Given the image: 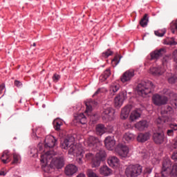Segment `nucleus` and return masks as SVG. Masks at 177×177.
Wrapping results in <instances>:
<instances>
[{"label":"nucleus","mask_w":177,"mask_h":177,"mask_svg":"<svg viewBox=\"0 0 177 177\" xmlns=\"http://www.w3.org/2000/svg\"><path fill=\"white\" fill-rule=\"evenodd\" d=\"M62 149L64 150L68 149V154L72 156H76V161L78 164H82V158H84V154L85 151L82 149V147L80 145H74V138L73 137L66 138L64 142L61 144Z\"/></svg>","instance_id":"obj_1"},{"label":"nucleus","mask_w":177,"mask_h":177,"mask_svg":"<svg viewBox=\"0 0 177 177\" xmlns=\"http://www.w3.org/2000/svg\"><path fill=\"white\" fill-rule=\"evenodd\" d=\"M156 86L151 81L144 80L138 84L137 92L140 96L142 97H146L147 95L153 92Z\"/></svg>","instance_id":"obj_2"},{"label":"nucleus","mask_w":177,"mask_h":177,"mask_svg":"<svg viewBox=\"0 0 177 177\" xmlns=\"http://www.w3.org/2000/svg\"><path fill=\"white\" fill-rule=\"evenodd\" d=\"M143 167L139 164L130 165L125 169V175L127 177H138L142 175Z\"/></svg>","instance_id":"obj_3"},{"label":"nucleus","mask_w":177,"mask_h":177,"mask_svg":"<svg viewBox=\"0 0 177 177\" xmlns=\"http://www.w3.org/2000/svg\"><path fill=\"white\" fill-rule=\"evenodd\" d=\"M53 151H47L46 153L41 155L40 161L41 162V168L44 172H49L50 168H53L50 165V160H52V155Z\"/></svg>","instance_id":"obj_4"},{"label":"nucleus","mask_w":177,"mask_h":177,"mask_svg":"<svg viewBox=\"0 0 177 177\" xmlns=\"http://www.w3.org/2000/svg\"><path fill=\"white\" fill-rule=\"evenodd\" d=\"M53 154H51L52 158L50 160V165L53 167V168H57V169H62L63 167H64V157L60 156L57 158H53V156H56V153L53 151Z\"/></svg>","instance_id":"obj_5"},{"label":"nucleus","mask_w":177,"mask_h":177,"mask_svg":"<svg viewBox=\"0 0 177 177\" xmlns=\"http://www.w3.org/2000/svg\"><path fill=\"white\" fill-rule=\"evenodd\" d=\"M171 122H172V118L167 115H164L161 117H159L156 120L157 124H167L168 125H169L170 129H171V131H174L175 132V131H177V124L171 123Z\"/></svg>","instance_id":"obj_6"},{"label":"nucleus","mask_w":177,"mask_h":177,"mask_svg":"<svg viewBox=\"0 0 177 177\" xmlns=\"http://www.w3.org/2000/svg\"><path fill=\"white\" fill-rule=\"evenodd\" d=\"M172 167V162L169 158H165L162 163V170L160 175L163 177H167L171 174V167Z\"/></svg>","instance_id":"obj_7"},{"label":"nucleus","mask_w":177,"mask_h":177,"mask_svg":"<svg viewBox=\"0 0 177 177\" xmlns=\"http://www.w3.org/2000/svg\"><path fill=\"white\" fill-rule=\"evenodd\" d=\"M86 143L93 151H96V149H99L100 146H102V143L100 142V140H99V138L94 136L88 137Z\"/></svg>","instance_id":"obj_8"},{"label":"nucleus","mask_w":177,"mask_h":177,"mask_svg":"<svg viewBox=\"0 0 177 177\" xmlns=\"http://www.w3.org/2000/svg\"><path fill=\"white\" fill-rule=\"evenodd\" d=\"M115 152L120 157L122 158H127L128 157V154L129 153V148L123 144H118L115 147Z\"/></svg>","instance_id":"obj_9"},{"label":"nucleus","mask_w":177,"mask_h":177,"mask_svg":"<svg viewBox=\"0 0 177 177\" xmlns=\"http://www.w3.org/2000/svg\"><path fill=\"white\" fill-rule=\"evenodd\" d=\"M167 102L168 97L165 96L158 94H155L152 96V103H153L155 106H162L164 104H167Z\"/></svg>","instance_id":"obj_10"},{"label":"nucleus","mask_w":177,"mask_h":177,"mask_svg":"<svg viewBox=\"0 0 177 177\" xmlns=\"http://www.w3.org/2000/svg\"><path fill=\"white\" fill-rule=\"evenodd\" d=\"M127 91H121L115 97V107H121L124 103V100H127Z\"/></svg>","instance_id":"obj_11"},{"label":"nucleus","mask_w":177,"mask_h":177,"mask_svg":"<svg viewBox=\"0 0 177 177\" xmlns=\"http://www.w3.org/2000/svg\"><path fill=\"white\" fill-rule=\"evenodd\" d=\"M57 140L53 136H47L44 140V147L46 149H52L56 146Z\"/></svg>","instance_id":"obj_12"},{"label":"nucleus","mask_w":177,"mask_h":177,"mask_svg":"<svg viewBox=\"0 0 177 177\" xmlns=\"http://www.w3.org/2000/svg\"><path fill=\"white\" fill-rule=\"evenodd\" d=\"M165 53V49L160 48L159 50H155L152 51L150 55L149 60H158L160 57Z\"/></svg>","instance_id":"obj_13"},{"label":"nucleus","mask_w":177,"mask_h":177,"mask_svg":"<svg viewBox=\"0 0 177 177\" xmlns=\"http://www.w3.org/2000/svg\"><path fill=\"white\" fill-rule=\"evenodd\" d=\"M135 77V72L133 71H127L123 73L120 80L122 82H129Z\"/></svg>","instance_id":"obj_14"},{"label":"nucleus","mask_w":177,"mask_h":177,"mask_svg":"<svg viewBox=\"0 0 177 177\" xmlns=\"http://www.w3.org/2000/svg\"><path fill=\"white\" fill-rule=\"evenodd\" d=\"M164 139H165L164 132L154 133L153 134V140L156 145H162V143H164Z\"/></svg>","instance_id":"obj_15"},{"label":"nucleus","mask_w":177,"mask_h":177,"mask_svg":"<svg viewBox=\"0 0 177 177\" xmlns=\"http://www.w3.org/2000/svg\"><path fill=\"white\" fill-rule=\"evenodd\" d=\"M77 171H78V168L77 167V166L71 164L66 166L64 172L65 175H66L67 176H73V175H74V174H75Z\"/></svg>","instance_id":"obj_16"},{"label":"nucleus","mask_w":177,"mask_h":177,"mask_svg":"<svg viewBox=\"0 0 177 177\" xmlns=\"http://www.w3.org/2000/svg\"><path fill=\"white\" fill-rule=\"evenodd\" d=\"M114 115V110L111 106L104 107L102 112V119L110 120L111 117Z\"/></svg>","instance_id":"obj_17"},{"label":"nucleus","mask_w":177,"mask_h":177,"mask_svg":"<svg viewBox=\"0 0 177 177\" xmlns=\"http://www.w3.org/2000/svg\"><path fill=\"white\" fill-rule=\"evenodd\" d=\"M104 144L108 150H113L115 146V140L113 137L108 136L104 140Z\"/></svg>","instance_id":"obj_18"},{"label":"nucleus","mask_w":177,"mask_h":177,"mask_svg":"<svg viewBox=\"0 0 177 177\" xmlns=\"http://www.w3.org/2000/svg\"><path fill=\"white\" fill-rule=\"evenodd\" d=\"M100 174L102 176H110V175H113V170L107 165H103L100 168Z\"/></svg>","instance_id":"obj_19"},{"label":"nucleus","mask_w":177,"mask_h":177,"mask_svg":"<svg viewBox=\"0 0 177 177\" xmlns=\"http://www.w3.org/2000/svg\"><path fill=\"white\" fill-rule=\"evenodd\" d=\"M132 109V106L127 105L122 109L120 117L122 120H127V118L129 116V113H131V109Z\"/></svg>","instance_id":"obj_20"},{"label":"nucleus","mask_w":177,"mask_h":177,"mask_svg":"<svg viewBox=\"0 0 177 177\" xmlns=\"http://www.w3.org/2000/svg\"><path fill=\"white\" fill-rule=\"evenodd\" d=\"M95 151H97L95 156L100 158L102 161H104L106 160V157H107V153L104 149L97 148L95 149Z\"/></svg>","instance_id":"obj_21"},{"label":"nucleus","mask_w":177,"mask_h":177,"mask_svg":"<svg viewBox=\"0 0 177 177\" xmlns=\"http://www.w3.org/2000/svg\"><path fill=\"white\" fill-rule=\"evenodd\" d=\"M107 162L110 167L114 168L120 165V159L117 156H110L108 158Z\"/></svg>","instance_id":"obj_22"},{"label":"nucleus","mask_w":177,"mask_h":177,"mask_svg":"<svg viewBox=\"0 0 177 177\" xmlns=\"http://www.w3.org/2000/svg\"><path fill=\"white\" fill-rule=\"evenodd\" d=\"M138 131H144L145 128L149 127V122L147 120H140L135 124Z\"/></svg>","instance_id":"obj_23"},{"label":"nucleus","mask_w":177,"mask_h":177,"mask_svg":"<svg viewBox=\"0 0 177 177\" xmlns=\"http://www.w3.org/2000/svg\"><path fill=\"white\" fill-rule=\"evenodd\" d=\"M150 139V133H140L138 134L137 137L138 142H140L141 143H145V142H147Z\"/></svg>","instance_id":"obj_24"},{"label":"nucleus","mask_w":177,"mask_h":177,"mask_svg":"<svg viewBox=\"0 0 177 177\" xmlns=\"http://www.w3.org/2000/svg\"><path fill=\"white\" fill-rule=\"evenodd\" d=\"M149 71L154 77H160V75L164 74V71H162L160 67H151Z\"/></svg>","instance_id":"obj_25"},{"label":"nucleus","mask_w":177,"mask_h":177,"mask_svg":"<svg viewBox=\"0 0 177 177\" xmlns=\"http://www.w3.org/2000/svg\"><path fill=\"white\" fill-rule=\"evenodd\" d=\"M141 113L142 111L140 109H136L135 111H132L129 117L130 121H136L138 118H140V115L142 114Z\"/></svg>","instance_id":"obj_26"},{"label":"nucleus","mask_w":177,"mask_h":177,"mask_svg":"<svg viewBox=\"0 0 177 177\" xmlns=\"http://www.w3.org/2000/svg\"><path fill=\"white\" fill-rule=\"evenodd\" d=\"M95 129L97 135H100V136H102V135L106 133L107 131V128H106L103 124H97Z\"/></svg>","instance_id":"obj_27"},{"label":"nucleus","mask_w":177,"mask_h":177,"mask_svg":"<svg viewBox=\"0 0 177 177\" xmlns=\"http://www.w3.org/2000/svg\"><path fill=\"white\" fill-rule=\"evenodd\" d=\"M166 95H168L171 97L172 106L177 107V94L171 92L170 90H167Z\"/></svg>","instance_id":"obj_28"},{"label":"nucleus","mask_w":177,"mask_h":177,"mask_svg":"<svg viewBox=\"0 0 177 177\" xmlns=\"http://www.w3.org/2000/svg\"><path fill=\"white\" fill-rule=\"evenodd\" d=\"M86 109L85 111V113H87L88 115L90 116L91 120L93 121V122L95 121V120H93V118H95V120H97V114L91 115L92 106L88 105V104H86Z\"/></svg>","instance_id":"obj_29"},{"label":"nucleus","mask_w":177,"mask_h":177,"mask_svg":"<svg viewBox=\"0 0 177 177\" xmlns=\"http://www.w3.org/2000/svg\"><path fill=\"white\" fill-rule=\"evenodd\" d=\"M1 160L3 164H8V162H10V154L8 151H5L1 157Z\"/></svg>","instance_id":"obj_30"},{"label":"nucleus","mask_w":177,"mask_h":177,"mask_svg":"<svg viewBox=\"0 0 177 177\" xmlns=\"http://www.w3.org/2000/svg\"><path fill=\"white\" fill-rule=\"evenodd\" d=\"M110 75H111L110 69L108 68L105 70L104 72L100 76V82H104V81H106V80H107Z\"/></svg>","instance_id":"obj_31"},{"label":"nucleus","mask_w":177,"mask_h":177,"mask_svg":"<svg viewBox=\"0 0 177 177\" xmlns=\"http://www.w3.org/2000/svg\"><path fill=\"white\" fill-rule=\"evenodd\" d=\"M123 140H125V142H127V143H129V142H132L135 140V136L132 133H126L123 136Z\"/></svg>","instance_id":"obj_32"},{"label":"nucleus","mask_w":177,"mask_h":177,"mask_svg":"<svg viewBox=\"0 0 177 177\" xmlns=\"http://www.w3.org/2000/svg\"><path fill=\"white\" fill-rule=\"evenodd\" d=\"M102 159H100L97 158V156H95L93 158L91 164H92V167L93 168H97V167H100V164L102 162Z\"/></svg>","instance_id":"obj_33"},{"label":"nucleus","mask_w":177,"mask_h":177,"mask_svg":"<svg viewBox=\"0 0 177 177\" xmlns=\"http://www.w3.org/2000/svg\"><path fill=\"white\" fill-rule=\"evenodd\" d=\"M53 125L54 129L59 132V131H60V127L63 125V122L59 119H55L53 122Z\"/></svg>","instance_id":"obj_34"},{"label":"nucleus","mask_w":177,"mask_h":177,"mask_svg":"<svg viewBox=\"0 0 177 177\" xmlns=\"http://www.w3.org/2000/svg\"><path fill=\"white\" fill-rule=\"evenodd\" d=\"M147 14H145L144 17L140 21V25L141 27H146L149 23V17H147Z\"/></svg>","instance_id":"obj_35"},{"label":"nucleus","mask_w":177,"mask_h":177,"mask_svg":"<svg viewBox=\"0 0 177 177\" xmlns=\"http://www.w3.org/2000/svg\"><path fill=\"white\" fill-rule=\"evenodd\" d=\"M77 120L80 122L82 125H85L86 124V117H85V115L84 113H80L77 117Z\"/></svg>","instance_id":"obj_36"},{"label":"nucleus","mask_w":177,"mask_h":177,"mask_svg":"<svg viewBox=\"0 0 177 177\" xmlns=\"http://www.w3.org/2000/svg\"><path fill=\"white\" fill-rule=\"evenodd\" d=\"M119 90H120V84L116 83H113L111 85V87H110L111 92L115 93V92H118Z\"/></svg>","instance_id":"obj_37"},{"label":"nucleus","mask_w":177,"mask_h":177,"mask_svg":"<svg viewBox=\"0 0 177 177\" xmlns=\"http://www.w3.org/2000/svg\"><path fill=\"white\" fill-rule=\"evenodd\" d=\"M172 60V55H165L163 57L162 59V64L165 66V64H168V63L171 62Z\"/></svg>","instance_id":"obj_38"},{"label":"nucleus","mask_w":177,"mask_h":177,"mask_svg":"<svg viewBox=\"0 0 177 177\" xmlns=\"http://www.w3.org/2000/svg\"><path fill=\"white\" fill-rule=\"evenodd\" d=\"M169 174H171V177H177V163L173 165Z\"/></svg>","instance_id":"obj_39"},{"label":"nucleus","mask_w":177,"mask_h":177,"mask_svg":"<svg viewBox=\"0 0 177 177\" xmlns=\"http://www.w3.org/2000/svg\"><path fill=\"white\" fill-rule=\"evenodd\" d=\"M171 113H172V107L169 106H167L166 108L162 111V115H165V114H167V115H169V114H171Z\"/></svg>","instance_id":"obj_40"},{"label":"nucleus","mask_w":177,"mask_h":177,"mask_svg":"<svg viewBox=\"0 0 177 177\" xmlns=\"http://www.w3.org/2000/svg\"><path fill=\"white\" fill-rule=\"evenodd\" d=\"M121 56L120 55H116L113 58V60H112L111 64L113 67H115L118 63H120V60H121Z\"/></svg>","instance_id":"obj_41"},{"label":"nucleus","mask_w":177,"mask_h":177,"mask_svg":"<svg viewBox=\"0 0 177 177\" xmlns=\"http://www.w3.org/2000/svg\"><path fill=\"white\" fill-rule=\"evenodd\" d=\"M165 32H167V30H165V29L158 30L155 31V35H156L157 37H164V35H165Z\"/></svg>","instance_id":"obj_42"},{"label":"nucleus","mask_w":177,"mask_h":177,"mask_svg":"<svg viewBox=\"0 0 177 177\" xmlns=\"http://www.w3.org/2000/svg\"><path fill=\"white\" fill-rule=\"evenodd\" d=\"M93 153L91 152H87L85 153V157L84 158V160L85 161H88V160H93Z\"/></svg>","instance_id":"obj_43"},{"label":"nucleus","mask_w":177,"mask_h":177,"mask_svg":"<svg viewBox=\"0 0 177 177\" xmlns=\"http://www.w3.org/2000/svg\"><path fill=\"white\" fill-rule=\"evenodd\" d=\"M167 81L169 84H175L177 81V77L176 76L171 75L169 77H167Z\"/></svg>","instance_id":"obj_44"},{"label":"nucleus","mask_w":177,"mask_h":177,"mask_svg":"<svg viewBox=\"0 0 177 177\" xmlns=\"http://www.w3.org/2000/svg\"><path fill=\"white\" fill-rule=\"evenodd\" d=\"M102 57H105L107 58L109 57V56H111V55H113V51L108 50L104 53H102Z\"/></svg>","instance_id":"obj_45"},{"label":"nucleus","mask_w":177,"mask_h":177,"mask_svg":"<svg viewBox=\"0 0 177 177\" xmlns=\"http://www.w3.org/2000/svg\"><path fill=\"white\" fill-rule=\"evenodd\" d=\"M17 162H19V155L14 153L12 164H17Z\"/></svg>","instance_id":"obj_46"},{"label":"nucleus","mask_w":177,"mask_h":177,"mask_svg":"<svg viewBox=\"0 0 177 177\" xmlns=\"http://www.w3.org/2000/svg\"><path fill=\"white\" fill-rule=\"evenodd\" d=\"M88 177H99V176H97V174H96V173L88 170V173H87Z\"/></svg>","instance_id":"obj_47"},{"label":"nucleus","mask_w":177,"mask_h":177,"mask_svg":"<svg viewBox=\"0 0 177 177\" xmlns=\"http://www.w3.org/2000/svg\"><path fill=\"white\" fill-rule=\"evenodd\" d=\"M40 132H41L40 128H38L37 129H33L32 130L33 136H36L37 138H38V136H37V135H39Z\"/></svg>","instance_id":"obj_48"},{"label":"nucleus","mask_w":177,"mask_h":177,"mask_svg":"<svg viewBox=\"0 0 177 177\" xmlns=\"http://www.w3.org/2000/svg\"><path fill=\"white\" fill-rule=\"evenodd\" d=\"M153 171V169L150 168V167H146L145 169L144 170V174H147V175H150V174H151Z\"/></svg>","instance_id":"obj_49"},{"label":"nucleus","mask_w":177,"mask_h":177,"mask_svg":"<svg viewBox=\"0 0 177 177\" xmlns=\"http://www.w3.org/2000/svg\"><path fill=\"white\" fill-rule=\"evenodd\" d=\"M59 80H60V75H57V74H54L53 77V80L54 81V82H57V81H59Z\"/></svg>","instance_id":"obj_50"},{"label":"nucleus","mask_w":177,"mask_h":177,"mask_svg":"<svg viewBox=\"0 0 177 177\" xmlns=\"http://www.w3.org/2000/svg\"><path fill=\"white\" fill-rule=\"evenodd\" d=\"M14 85L17 88H19V86H21V85H23V84L19 80H15Z\"/></svg>","instance_id":"obj_51"},{"label":"nucleus","mask_w":177,"mask_h":177,"mask_svg":"<svg viewBox=\"0 0 177 177\" xmlns=\"http://www.w3.org/2000/svg\"><path fill=\"white\" fill-rule=\"evenodd\" d=\"M173 57L174 60L176 63H177V50H174L173 52Z\"/></svg>","instance_id":"obj_52"},{"label":"nucleus","mask_w":177,"mask_h":177,"mask_svg":"<svg viewBox=\"0 0 177 177\" xmlns=\"http://www.w3.org/2000/svg\"><path fill=\"white\" fill-rule=\"evenodd\" d=\"M174 131L173 130H171V129H168L167 131V133L168 136H174Z\"/></svg>","instance_id":"obj_53"},{"label":"nucleus","mask_w":177,"mask_h":177,"mask_svg":"<svg viewBox=\"0 0 177 177\" xmlns=\"http://www.w3.org/2000/svg\"><path fill=\"white\" fill-rule=\"evenodd\" d=\"M173 147L174 149H177V137H176L173 140Z\"/></svg>","instance_id":"obj_54"},{"label":"nucleus","mask_w":177,"mask_h":177,"mask_svg":"<svg viewBox=\"0 0 177 177\" xmlns=\"http://www.w3.org/2000/svg\"><path fill=\"white\" fill-rule=\"evenodd\" d=\"M171 159L174 160V161H177V151L173 153L171 156Z\"/></svg>","instance_id":"obj_55"},{"label":"nucleus","mask_w":177,"mask_h":177,"mask_svg":"<svg viewBox=\"0 0 177 177\" xmlns=\"http://www.w3.org/2000/svg\"><path fill=\"white\" fill-rule=\"evenodd\" d=\"M101 89L100 88H98L95 92V93L93 95V97H95V96H97L99 95V93H100L101 92Z\"/></svg>","instance_id":"obj_56"},{"label":"nucleus","mask_w":177,"mask_h":177,"mask_svg":"<svg viewBox=\"0 0 177 177\" xmlns=\"http://www.w3.org/2000/svg\"><path fill=\"white\" fill-rule=\"evenodd\" d=\"M3 89H5V84H2L0 85V93H1Z\"/></svg>","instance_id":"obj_57"},{"label":"nucleus","mask_w":177,"mask_h":177,"mask_svg":"<svg viewBox=\"0 0 177 177\" xmlns=\"http://www.w3.org/2000/svg\"><path fill=\"white\" fill-rule=\"evenodd\" d=\"M6 174H5V171H0V176H5Z\"/></svg>","instance_id":"obj_58"},{"label":"nucleus","mask_w":177,"mask_h":177,"mask_svg":"<svg viewBox=\"0 0 177 177\" xmlns=\"http://www.w3.org/2000/svg\"><path fill=\"white\" fill-rule=\"evenodd\" d=\"M32 46H37V44L33 43Z\"/></svg>","instance_id":"obj_59"}]
</instances>
